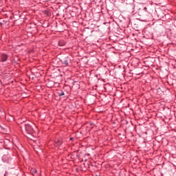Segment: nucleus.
<instances>
[{"instance_id":"2","label":"nucleus","mask_w":176,"mask_h":176,"mask_svg":"<svg viewBox=\"0 0 176 176\" xmlns=\"http://www.w3.org/2000/svg\"><path fill=\"white\" fill-rule=\"evenodd\" d=\"M8 55L6 54H1L0 55V61L1 63H5V61L8 60Z\"/></svg>"},{"instance_id":"8","label":"nucleus","mask_w":176,"mask_h":176,"mask_svg":"<svg viewBox=\"0 0 176 176\" xmlns=\"http://www.w3.org/2000/svg\"><path fill=\"white\" fill-rule=\"evenodd\" d=\"M0 6H2V0H0Z\"/></svg>"},{"instance_id":"10","label":"nucleus","mask_w":176,"mask_h":176,"mask_svg":"<svg viewBox=\"0 0 176 176\" xmlns=\"http://www.w3.org/2000/svg\"><path fill=\"white\" fill-rule=\"evenodd\" d=\"M70 140H72V138H71Z\"/></svg>"},{"instance_id":"3","label":"nucleus","mask_w":176,"mask_h":176,"mask_svg":"<svg viewBox=\"0 0 176 176\" xmlns=\"http://www.w3.org/2000/svg\"><path fill=\"white\" fill-rule=\"evenodd\" d=\"M69 62V58H65L62 60V64L63 67H67L68 65V63Z\"/></svg>"},{"instance_id":"9","label":"nucleus","mask_w":176,"mask_h":176,"mask_svg":"<svg viewBox=\"0 0 176 176\" xmlns=\"http://www.w3.org/2000/svg\"><path fill=\"white\" fill-rule=\"evenodd\" d=\"M146 7H144V10H146Z\"/></svg>"},{"instance_id":"1","label":"nucleus","mask_w":176,"mask_h":176,"mask_svg":"<svg viewBox=\"0 0 176 176\" xmlns=\"http://www.w3.org/2000/svg\"><path fill=\"white\" fill-rule=\"evenodd\" d=\"M22 133L25 135V137H28L29 135H32L34 134V129L31 125L30 124H25L24 126L21 127Z\"/></svg>"},{"instance_id":"4","label":"nucleus","mask_w":176,"mask_h":176,"mask_svg":"<svg viewBox=\"0 0 176 176\" xmlns=\"http://www.w3.org/2000/svg\"><path fill=\"white\" fill-rule=\"evenodd\" d=\"M30 171L32 175H35V174H38V170L35 168H32Z\"/></svg>"},{"instance_id":"7","label":"nucleus","mask_w":176,"mask_h":176,"mask_svg":"<svg viewBox=\"0 0 176 176\" xmlns=\"http://www.w3.org/2000/svg\"><path fill=\"white\" fill-rule=\"evenodd\" d=\"M65 94H64L63 91H61V92L58 93L59 97H61V96H65Z\"/></svg>"},{"instance_id":"6","label":"nucleus","mask_w":176,"mask_h":176,"mask_svg":"<svg viewBox=\"0 0 176 176\" xmlns=\"http://www.w3.org/2000/svg\"><path fill=\"white\" fill-rule=\"evenodd\" d=\"M65 41H60L58 42V46H65Z\"/></svg>"},{"instance_id":"5","label":"nucleus","mask_w":176,"mask_h":176,"mask_svg":"<svg viewBox=\"0 0 176 176\" xmlns=\"http://www.w3.org/2000/svg\"><path fill=\"white\" fill-rule=\"evenodd\" d=\"M55 144L56 146H58V145H61V144H63V142L61 141V140L58 139L55 141Z\"/></svg>"}]
</instances>
